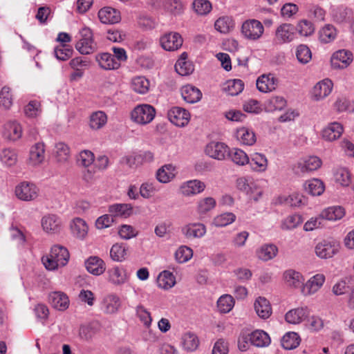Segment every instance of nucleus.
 <instances>
[{
    "label": "nucleus",
    "mask_w": 354,
    "mask_h": 354,
    "mask_svg": "<svg viewBox=\"0 0 354 354\" xmlns=\"http://www.w3.org/2000/svg\"><path fill=\"white\" fill-rule=\"evenodd\" d=\"M41 226L45 232L55 234L60 232L62 229V222L57 215L47 214L41 219Z\"/></svg>",
    "instance_id": "ddd939ff"
},
{
    "label": "nucleus",
    "mask_w": 354,
    "mask_h": 354,
    "mask_svg": "<svg viewBox=\"0 0 354 354\" xmlns=\"http://www.w3.org/2000/svg\"><path fill=\"white\" fill-rule=\"evenodd\" d=\"M305 188L311 195L320 196L324 192L325 187L322 180L314 178L306 183Z\"/></svg>",
    "instance_id": "c03bdc74"
},
{
    "label": "nucleus",
    "mask_w": 354,
    "mask_h": 354,
    "mask_svg": "<svg viewBox=\"0 0 354 354\" xmlns=\"http://www.w3.org/2000/svg\"><path fill=\"white\" fill-rule=\"evenodd\" d=\"M174 167L171 165H166L160 168L156 172L157 180L162 183H167L174 176Z\"/></svg>",
    "instance_id": "a18cd8bd"
},
{
    "label": "nucleus",
    "mask_w": 354,
    "mask_h": 354,
    "mask_svg": "<svg viewBox=\"0 0 354 354\" xmlns=\"http://www.w3.org/2000/svg\"><path fill=\"white\" fill-rule=\"evenodd\" d=\"M322 162L317 156H310L297 163V168L302 174L310 172L318 169Z\"/></svg>",
    "instance_id": "aec40b11"
},
{
    "label": "nucleus",
    "mask_w": 354,
    "mask_h": 354,
    "mask_svg": "<svg viewBox=\"0 0 354 354\" xmlns=\"http://www.w3.org/2000/svg\"><path fill=\"white\" fill-rule=\"evenodd\" d=\"M192 256V250L185 245L180 246L175 252V259L180 263L187 262Z\"/></svg>",
    "instance_id": "052dcab7"
},
{
    "label": "nucleus",
    "mask_w": 354,
    "mask_h": 354,
    "mask_svg": "<svg viewBox=\"0 0 354 354\" xmlns=\"http://www.w3.org/2000/svg\"><path fill=\"white\" fill-rule=\"evenodd\" d=\"M155 115V108L147 104L137 105L131 113V119L134 122L143 125L150 123Z\"/></svg>",
    "instance_id": "7ed1b4c3"
},
{
    "label": "nucleus",
    "mask_w": 354,
    "mask_h": 354,
    "mask_svg": "<svg viewBox=\"0 0 354 354\" xmlns=\"http://www.w3.org/2000/svg\"><path fill=\"white\" fill-rule=\"evenodd\" d=\"M335 180L342 186H348L351 182V174L346 168L337 169L334 173Z\"/></svg>",
    "instance_id": "13d9d810"
},
{
    "label": "nucleus",
    "mask_w": 354,
    "mask_h": 354,
    "mask_svg": "<svg viewBox=\"0 0 354 354\" xmlns=\"http://www.w3.org/2000/svg\"><path fill=\"white\" fill-rule=\"evenodd\" d=\"M250 343L257 347H265L270 344V338L263 330H257L248 335Z\"/></svg>",
    "instance_id": "a878e982"
},
{
    "label": "nucleus",
    "mask_w": 354,
    "mask_h": 354,
    "mask_svg": "<svg viewBox=\"0 0 354 354\" xmlns=\"http://www.w3.org/2000/svg\"><path fill=\"white\" fill-rule=\"evenodd\" d=\"M324 281L325 276L323 274H317L307 281L302 291L305 294H314L322 286Z\"/></svg>",
    "instance_id": "bb28decb"
},
{
    "label": "nucleus",
    "mask_w": 354,
    "mask_h": 354,
    "mask_svg": "<svg viewBox=\"0 0 354 354\" xmlns=\"http://www.w3.org/2000/svg\"><path fill=\"white\" fill-rule=\"evenodd\" d=\"M107 122V115L104 111H97L91 113L89 118V127L93 130L102 128Z\"/></svg>",
    "instance_id": "72a5a7b5"
},
{
    "label": "nucleus",
    "mask_w": 354,
    "mask_h": 354,
    "mask_svg": "<svg viewBox=\"0 0 354 354\" xmlns=\"http://www.w3.org/2000/svg\"><path fill=\"white\" fill-rule=\"evenodd\" d=\"M236 219V216L231 212L221 214L214 218L213 224L216 227H225Z\"/></svg>",
    "instance_id": "bf43d9fd"
},
{
    "label": "nucleus",
    "mask_w": 354,
    "mask_h": 354,
    "mask_svg": "<svg viewBox=\"0 0 354 354\" xmlns=\"http://www.w3.org/2000/svg\"><path fill=\"white\" fill-rule=\"evenodd\" d=\"M278 252L276 245L273 244L263 245L258 251L257 254L260 259L263 261H268L274 258Z\"/></svg>",
    "instance_id": "09e8293b"
},
{
    "label": "nucleus",
    "mask_w": 354,
    "mask_h": 354,
    "mask_svg": "<svg viewBox=\"0 0 354 354\" xmlns=\"http://www.w3.org/2000/svg\"><path fill=\"white\" fill-rule=\"evenodd\" d=\"M73 50L71 48L64 44L61 47H56L54 53L56 58L59 60L66 61L73 55Z\"/></svg>",
    "instance_id": "774afa93"
},
{
    "label": "nucleus",
    "mask_w": 354,
    "mask_h": 354,
    "mask_svg": "<svg viewBox=\"0 0 354 354\" xmlns=\"http://www.w3.org/2000/svg\"><path fill=\"white\" fill-rule=\"evenodd\" d=\"M95 60L104 70H115L120 66V63L115 59L114 55L108 53L97 54Z\"/></svg>",
    "instance_id": "dca6fc26"
},
{
    "label": "nucleus",
    "mask_w": 354,
    "mask_h": 354,
    "mask_svg": "<svg viewBox=\"0 0 354 354\" xmlns=\"http://www.w3.org/2000/svg\"><path fill=\"white\" fill-rule=\"evenodd\" d=\"M181 95L185 102L194 104L201 99L202 93L198 88L192 85L187 84L182 87Z\"/></svg>",
    "instance_id": "5701e85b"
},
{
    "label": "nucleus",
    "mask_w": 354,
    "mask_h": 354,
    "mask_svg": "<svg viewBox=\"0 0 354 354\" xmlns=\"http://www.w3.org/2000/svg\"><path fill=\"white\" fill-rule=\"evenodd\" d=\"M22 136V128L16 121H9L4 125L3 137L10 141H17Z\"/></svg>",
    "instance_id": "f3484780"
},
{
    "label": "nucleus",
    "mask_w": 354,
    "mask_h": 354,
    "mask_svg": "<svg viewBox=\"0 0 354 354\" xmlns=\"http://www.w3.org/2000/svg\"><path fill=\"white\" fill-rule=\"evenodd\" d=\"M182 344L185 350L187 351H194L198 348L199 340L194 333L187 332L182 337Z\"/></svg>",
    "instance_id": "79ce46f5"
},
{
    "label": "nucleus",
    "mask_w": 354,
    "mask_h": 354,
    "mask_svg": "<svg viewBox=\"0 0 354 354\" xmlns=\"http://www.w3.org/2000/svg\"><path fill=\"white\" fill-rule=\"evenodd\" d=\"M339 244L335 240H324L315 246V250L317 257L322 259H329L337 254Z\"/></svg>",
    "instance_id": "39448f33"
},
{
    "label": "nucleus",
    "mask_w": 354,
    "mask_h": 354,
    "mask_svg": "<svg viewBox=\"0 0 354 354\" xmlns=\"http://www.w3.org/2000/svg\"><path fill=\"white\" fill-rule=\"evenodd\" d=\"M296 57L300 63L306 64L311 59L312 53L306 45L301 44L297 48Z\"/></svg>",
    "instance_id": "e2e57ef3"
},
{
    "label": "nucleus",
    "mask_w": 354,
    "mask_h": 354,
    "mask_svg": "<svg viewBox=\"0 0 354 354\" xmlns=\"http://www.w3.org/2000/svg\"><path fill=\"white\" fill-rule=\"evenodd\" d=\"M98 17L103 24H113L121 20L120 11L111 7H104L100 9L98 12Z\"/></svg>",
    "instance_id": "4468645a"
},
{
    "label": "nucleus",
    "mask_w": 354,
    "mask_h": 354,
    "mask_svg": "<svg viewBox=\"0 0 354 354\" xmlns=\"http://www.w3.org/2000/svg\"><path fill=\"white\" fill-rule=\"evenodd\" d=\"M127 256V249L124 244L115 243L110 250V257L114 261H122Z\"/></svg>",
    "instance_id": "603ef678"
},
{
    "label": "nucleus",
    "mask_w": 354,
    "mask_h": 354,
    "mask_svg": "<svg viewBox=\"0 0 354 354\" xmlns=\"http://www.w3.org/2000/svg\"><path fill=\"white\" fill-rule=\"evenodd\" d=\"M157 282L159 287L164 289H169L175 285V277L171 272L164 270L158 275Z\"/></svg>",
    "instance_id": "37998d69"
},
{
    "label": "nucleus",
    "mask_w": 354,
    "mask_h": 354,
    "mask_svg": "<svg viewBox=\"0 0 354 354\" xmlns=\"http://www.w3.org/2000/svg\"><path fill=\"white\" fill-rule=\"evenodd\" d=\"M86 270L91 274L100 275L105 271V263L97 257H91L85 262Z\"/></svg>",
    "instance_id": "c85d7f7f"
},
{
    "label": "nucleus",
    "mask_w": 354,
    "mask_h": 354,
    "mask_svg": "<svg viewBox=\"0 0 354 354\" xmlns=\"http://www.w3.org/2000/svg\"><path fill=\"white\" fill-rule=\"evenodd\" d=\"M333 82L328 79H325L317 83L313 87V93L317 100L328 96L333 88Z\"/></svg>",
    "instance_id": "b1692460"
},
{
    "label": "nucleus",
    "mask_w": 354,
    "mask_h": 354,
    "mask_svg": "<svg viewBox=\"0 0 354 354\" xmlns=\"http://www.w3.org/2000/svg\"><path fill=\"white\" fill-rule=\"evenodd\" d=\"M300 338L297 333L288 332L281 339V346L286 350H292L299 345Z\"/></svg>",
    "instance_id": "4c0bfd02"
},
{
    "label": "nucleus",
    "mask_w": 354,
    "mask_h": 354,
    "mask_svg": "<svg viewBox=\"0 0 354 354\" xmlns=\"http://www.w3.org/2000/svg\"><path fill=\"white\" fill-rule=\"evenodd\" d=\"M216 204V200L212 197L202 198L198 202L197 211L200 214H205L214 209Z\"/></svg>",
    "instance_id": "6e6d98bb"
},
{
    "label": "nucleus",
    "mask_w": 354,
    "mask_h": 354,
    "mask_svg": "<svg viewBox=\"0 0 354 354\" xmlns=\"http://www.w3.org/2000/svg\"><path fill=\"white\" fill-rule=\"evenodd\" d=\"M44 145L41 142L36 143L30 150L29 162L32 165L41 163L44 159Z\"/></svg>",
    "instance_id": "7c9ffc66"
},
{
    "label": "nucleus",
    "mask_w": 354,
    "mask_h": 354,
    "mask_svg": "<svg viewBox=\"0 0 354 354\" xmlns=\"http://www.w3.org/2000/svg\"><path fill=\"white\" fill-rule=\"evenodd\" d=\"M0 159L1 162L7 166H13L17 161V152L12 149H4L0 153Z\"/></svg>",
    "instance_id": "3c124183"
},
{
    "label": "nucleus",
    "mask_w": 354,
    "mask_h": 354,
    "mask_svg": "<svg viewBox=\"0 0 354 354\" xmlns=\"http://www.w3.org/2000/svg\"><path fill=\"white\" fill-rule=\"evenodd\" d=\"M80 39L75 44V48L82 55H88L95 52L97 47L93 40L92 30L88 27L82 28L80 31Z\"/></svg>",
    "instance_id": "f03ea898"
},
{
    "label": "nucleus",
    "mask_w": 354,
    "mask_h": 354,
    "mask_svg": "<svg viewBox=\"0 0 354 354\" xmlns=\"http://www.w3.org/2000/svg\"><path fill=\"white\" fill-rule=\"evenodd\" d=\"M103 305L106 313H115L120 307V298L115 295H109L104 299Z\"/></svg>",
    "instance_id": "c9c22d12"
},
{
    "label": "nucleus",
    "mask_w": 354,
    "mask_h": 354,
    "mask_svg": "<svg viewBox=\"0 0 354 354\" xmlns=\"http://www.w3.org/2000/svg\"><path fill=\"white\" fill-rule=\"evenodd\" d=\"M162 47L168 51H173L178 49L183 44V39L177 32L165 34L160 38Z\"/></svg>",
    "instance_id": "f8f14e48"
},
{
    "label": "nucleus",
    "mask_w": 354,
    "mask_h": 354,
    "mask_svg": "<svg viewBox=\"0 0 354 354\" xmlns=\"http://www.w3.org/2000/svg\"><path fill=\"white\" fill-rule=\"evenodd\" d=\"M303 222L302 218L299 214H292L288 216L282 223L281 227L283 230H292L297 227Z\"/></svg>",
    "instance_id": "69168bd1"
},
{
    "label": "nucleus",
    "mask_w": 354,
    "mask_h": 354,
    "mask_svg": "<svg viewBox=\"0 0 354 354\" xmlns=\"http://www.w3.org/2000/svg\"><path fill=\"white\" fill-rule=\"evenodd\" d=\"M325 15V10L317 5H312L308 10V17L315 21H324Z\"/></svg>",
    "instance_id": "0e129e2a"
},
{
    "label": "nucleus",
    "mask_w": 354,
    "mask_h": 354,
    "mask_svg": "<svg viewBox=\"0 0 354 354\" xmlns=\"http://www.w3.org/2000/svg\"><path fill=\"white\" fill-rule=\"evenodd\" d=\"M183 233L187 239L201 238L206 233V227L200 223H190L183 227Z\"/></svg>",
    "instance_id": "393cba45"
},
{
    "label": "nucleus",
    "mask_w": 354,
    "mask_h": 354,
    "mask_svg": "<svg viewBox=\"0 0 354 354\" xmlns=\"http://www.w3.org/2000/svg\"><path fill=\"white\" fill-rule=\"evenodd\" d=\"M228 156L232 161L238 165H244L249 162V158L248 155L241 149H232L229 150Z\"/></svg>",
    "instance_id": "49530a36"
},
{
    "label": "nucleus",
    "mask_w": 354,
    "mask_h": 354,
    "mask_svg": "<svg viewBox=\"0 0 354 354\" xmlns=\"http://www.w3.org/2000/svg\"><path fill=\"white\" fill-rule=\"evenodd\" d=\"M264 31L263 24L257 19H249L243 22L241 32L248 39L257 40L261 37Z\"/></svg>",
    "instance_id": "20e7f679"
},
{
    "label": "nucleus",
    "mask_w": 354,
    "mask_h": 354,
    "mask_svg": "<svg viewBox=\"0 0 354 354\" xmlns=\"http://www.w3.org/2000/svg\"><path fill=\"white\" fill-rule=\"evenodd\" d=\"M353 61V53L348 50L342 49L335 52L330 59L334 68H346Z\"/></svg>",
    "instance_id": "0eeeda50"
},
{
    "label": "nucleus",
    "mask_w": 354,
    "mask_h": 354,
    "mask_svg": "<svg viewBox=\"0 0 354 354\" xmlns=\"http://www.w3.org/2000/svg\"><path fill=\"white\" fill-rule=\"evenodd\" d=\"M175 70L182 76L188 75L194 71V66L185 58L178 59L175 64Z\"/></svg>",
    "instance_id": "5fc2aeb1"
},
{
    "label": "nucleus",
    "mask_w": 354,
    "mask_h": 354,
    "mask_svg": "<svg viewBox=\"0 0 354 354\" xmlns=\"http://www.w3.org/2000/svg\"><path fill=\"white\" fill-rule=\"evenodd\" d=\"M48 301L53 308L60 311H64L69 306V298L62 291L51 292L48 295Z\"/></svg>",
    "instance_id": "9b49d317"
},
{
    "label": "nucleus",
    "mask_w": 354,
    "mask_h": 354,
    "mask_svg": "<svg viewBox=\"0 0 354 354\" xmlns=\"http://www.w3.org/2000/svg\"><path fill=\"white\" fill-rule=\"evenodd\" d=\"M234 306V300L232 296L224 295L217 301V307L222 313H229Z\"/></svg>",
    "instance_id": "de8ad7c7"
},
{
    "label": "nucleus",
    "mask_w": 354,
    "mask_h": 354,
    "mask_svg": "<svg viewBox=\"0 0 354 354\" xmlns=\"http://www.w3.org/2000/svg\"><path fill=\"white\" fill-rule=\"evenodd\" d=\"M309 315L307 307L297 308L288 311L285 315L286 321L292 324H298L302 322Z\"/></svg>",
    "instance_id": "a211bd4d"
},
{
    "label": "nucleus",
    "mask_w": 354,
    "mask_h": 354,
    "mask_svg": "<svg viewBox=\"0 0 354 354\" xmlns=\"http://www.w3.org/2000/svg\"><path fill=\"white\" fill-rule=\"evenodd\" d=\"M277 80L272 75H263L257 80V89L263 93H267L275 89Z\"/></svg>",
    "instance_id": "412c9836"
},
{
    "label": "nucleus",
    "mask_w": 354,
    "mask_h": 354,
    "mask_svg": "<svg viewBox=\"0 0 354 354\" xmlns=\"http://www.w3.org/2000/svg\"><path fill=\"white\" fill-rule=\"evenodd\" d=\"M295 28L290 24H282L275 31V40L279 44L290 42L295 38Z\"/></svg>",
    "instance_id": "9d476101"
},
{
    "label": "nucleus",
    "mask_w": 354,
    "mask_h": 354,
    "mask_svg": "<svg viewBox=\"0 0 354 354\" xmlns=\"http://www.w3.org/2000/svg\"><path fill=\"white\" fill-rule=\"evenodd\" d=\"M214 27L221 33H227L234 27V21L227 16L222 17L215 21Z\"/></svg>",
    "instance_id": "8fccbe9b"
},
{
    "label": "nucleus",
    "mask_w": 354,
    "mask_h": 354,
    "mask_svg": "<svg viewBox=\"0 0 354 354\" xmlns=\"http://www.w3.org/2000/svg\"><path fill=\"white\" fill-rule=\"evenodd\" d=\"M193 7L196 12L200 15H205L212 10V4L208 0H195Z\"/></svg>",
    "instance_id": "338daca9"
},
{
    "label": "nucleus",
    "mask_w": 354,
    "mask_h": 354,
    "mask_svg": "<svg viewBox=\"0 0 354 354\" xmlns=\"http://www.w3.org/2000/svg\"><path fill=\"white\" fill-rule=\"evenodd\" d=\"M73 235L80 239H83L88 234V227L84 220L81 218H75L70 225Z\"/></svg>",
    "instance_id": "4be33fe9"
},
{
    "label": "nucleus",
    "mask_w": 354,
    "mask_h": 354,
    "mask_svg": "<svg viewBox=\"0 0 354 354\" xmlns=\"http://www.w3.org/2000/svg\"><path fill=\"white\" fill-rule=\"evenodd\" d=\"M205 184L199 180L187 181L180 186L181 194L185 196H190L200 194L205 189Z\"/></svg>",
    "instance_id": "2eb2a0df"
},
{
    "label": "nucleus",
    "mask_w": 354,
    "mask_h": 354,
    "mask_svg": "<svg viewBox=\"0 0 354 354\" xmlns=\"http://www.w3.org/2000/svg\"><path fill=\"white\" fill-rule=\"evenodd\" d=\"M345 214L344 209L339 206L330 207L320 214L322 219L337 221L341 219Z\"/></svg>",
    "instance_id": "473e14b6"
},
{
    "label": "nucleus",
    "mask_w": 354,
    "mask_h": 354,
    "mask_svg": "<svg viewBox=\"0 0 354 354\" xmlns=\"http://www.w3.org/2000/svg\"><path fill=\"white\" fill-rule=\"evenodd\" d=\"M237 139L245 145L251 146L256 142V136L254 133L247 128L243 127L237 130Z\"/></svg>",
    "instance_id": "e433bc0d"
},
{
    "label": "nucleus",
    "mask_w": 354,
    "mask_h": 354,
    "mask_svg": "<svg viewBox=\"0 0 354 354\" xmlns=\"http://www.w3.org/2000/svg\"><path fill=\"white\" fill-rule=\"evenodd\" d=\"M69 257V252L66 248L55 245L52 247L48 255L41 258V261L47 270H55L59 266H66Z\"/></svg>",
    "instance_id": "f257e3e1"
},
{
    "label": "nucleus",
    "mask_w": 354,
    "mask_h": 354,
    "mask_svg": "<svg viewBox=\"0 0 354 354\" xmlns=\"http://www.w3.org/2000/svg\"><path fill=\"white\" fill-rule=\"evenodd\" d=\"M109 212L113 217L127 218L133 213V207L127 203H115L109 207Z\"/></svg>",
    "instance_id": "c756f323"
},
{
    "label": "nucleus",
    "mask_w": 354,
    "mask_h": 354,
    "mask_svg": "<svg viewBox=\"0 0 354 354\" xmlns=\"http://www.w3.org/2000/svg\"><path fill=\"white\" fill-rule=\"evenodd\" d=\"M283 277L288 286L293 288L301 287L304 285V279L301 273L293 270H286Z\"/></svg>",
    "instance_id": "f704fd0d"
},
{
    "label": "nucleus",
    "mask_w": 354,
    "mask_h": 354,
    "mask_svg": "<svg viewBox=\"0 0 354 354\" xmlns=\"http://www.w3.org/2000/svg\"><path fill=\"white\" fill-rule=\"evenodd\" d=\"M15 194L21 201H30L37 198L39 189L33 183L23 182L16 187Z\"/></svg>",
    "instance_id": "423d86ee"
},
{
    "label": "nucleus",
    "mask_w": 354,
    "mask_h": 354,
    "mask_svg": "<svg viewBox=\"0 0 354 354\" xmlns=\"http://www.w3.org/2000/svg\"><path fill=\"white\" fill-rule=\"evenodd\" d=\"M55 153L58 162H66L70 156V149L64 142H58L55 147Z\"/></svg>",
    "instance_id": "4d7b16f0"
},
{
    "label": "nucleus",
    "mask_w": 354,
    "mask_h": 354,
    "mask_svg": "<svg viewBox=\"0 0 354 354\" xmlns=\"http://www.w3.org/2000/svg\"><path fill=\"white\" fill-rule=\"evenodd\" d=\"M254 308L257 315L263 319L269 318L272 314L270 301L263 297H259L254 303Z\"/></svg>",
    "instance_id": "6ab92c4d"
},
{
    "label": "nucleus",
    "mask_w": 354,
    "mask_h": 354,
    "mask_svg": "<svg viewBox=\"0 0 354 354\" xmlns=\"http://www.w3.org/2000/svg\"><path fill=\"white\" fill-rule=\"evenodd\" d=\"M343 132L342 125L337 122L329 124L322 131V137L328 141H333L340 137Z\"/></svg>",
    "instance_id": "cd10ccee"
},
{
    "label": "nucleus",
    "mask_w": 354,
    "mask_h": 354,
    "mask_svg": "<svg viewBox=\"0 0 354 354\" xmlns=\"http://www.w3.org/2000/svg\"><path fill=\"white\" fill-rule=\"evenodd\" d=\"M286 105V100L281 96H274L266 102V108L268 111L282 110Z\"/></svg>",
    "instance_id": "864d4df0"
},
{
    "label": "nucleus",
    "mask_w": 354,
    "mask_h": 354,
    "mask_svg": "<svg viewBox=\"0 0 354 354\" xmlns=\"http://www.w3.org/2000/svg\"><path fill=\"white\" fill-rule=\"evenodd\" d=\"M318 34L320 42L328 44L335 39L337 35V30L334 26L326 24L319 30Z\"/></svg>",
    "instance_id": "2f4dec72"
},
{
    "label": "nucleus",
    "mask_w": 354,
    "mask_h": 354,
    "mask_svg": "<svg viewBox=\"0 0 354 354\" xmlns=\"http://www.w3.org/2000/svg\"><path fill=\"white\" fill-rule=\"evenodd\" d=\"M253 170L258 171H264L268 167V160L266 157L261 153H254L248 162Z\"/></svg>",
    "instance_id": "58836bf2"
},
{
    "label": "nucleus",
    "mask_w": 354,
    "mask_h": 354,
    "mask_svg": "<svg viewBox=\"0 0 354 354\" xmlns=\"http://www.w3.org/2000/svg\"><path fill=\"white\" fill-rule=\"evenodd\" d=\"M297 30L300 35L308 37L315 32V27L312 22L307 19H302L299 21L297 26Z\"/></svg>",
    "instance_id": "680f3d73"
},
{
    "label": "nucleus",
    "mask_w": 354,
    "mask_h": 354,
    "mask_svg": "<svg viewBox=\"0 0 354 354\" xmlns=\"http://www.w3.org/2000/svg\"><path fill=\"white\" fill-rule=\"evenodd\" d=\"M244 88V84L241 80H230L226 82L223 87V91L228 95L234 96L242 92Z\"/></svg>",
    "instance_id": "a19ab883"
},
{
    "label": "nucleus",
    "mask_w": 354,
    "mask_h": 354,
    "mask_svg": "<svg viewBox=\"0 0 354 354\" xmlns=\"http://www.w3.org/2000/svg\"><path fill=\"white\" fill-rule=\"evenodd\" d=\"M149 81L144 76H138L132 79V89L140 94H145L149 90Z\"/></svg>",
    "instance_id": "ea45409f"
},
{
    "label": "nucleus",
    "mask_w": 354,
    "mask_h": 354,
    "mask_svg": "<svg viewBox=\"0 0 354 354\" xmlns=\"http://www.w3.org/2000/svg\"><path fill=\"white\" fill-rule=\"evenodd\" d=\"M205 151L209 157L221 160L228 156L229 148L223 142H211L206 146Z\"/></svg>",
    "instance_id": "1a4fd4ad"
},
{
    "label": "nucleus",
    "mask_w": 354,
    "mask_h": 354,
    "mask_svg": "<svg viewBox=\"0 0 354 354\" xmlns=\"http://www.w3.org/2000/svg\"><path fill=\"white\" fill-rule=\"evenodd\" d=\"M189 113L178 106L171 108L167 113V117L171 122L177 127H184L189 120Z\"/></svg>",
    "instance_id": "6e6552de"
}]
</instances>
